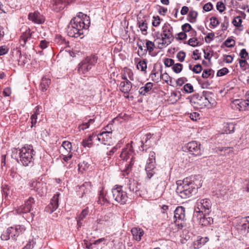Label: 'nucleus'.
<instances>
[{"mask_svg": "<svg viewBox=\"0 0 249 249\" xmlns=\"http://www.w3.org/2000/svg\"><path fill=\"white\" fill-rule=\"evenodd\" d=\"M123 74H125L128 77L129 79L131 80H134V75L131 70L129 69H125L124 70V73Z\"/></svg>", "mask_w": 249, "mask_h": 249, "instance_id": "nucleus-46", "label": "nucleus"}, {"mask_svg": "<svg viewBox=\"0 0 249 249\" xmlns=\"http://www.w3.org/2000/svg\"><path fill=\"white\" fill-rule=\"evenodd\" d=\"M122 78L124 81L121 82L120 84V90L124 93H128L132 88L131 82L128 80L125 74H122Z\"/></svg>", "mask_w": 249, "mask_h": 249, "instance_id": "nucleus-13", "label": "nucleus"}, {"mask_svg": "<svg viewBox=\"0 0 249 249\" xmlns=\"http://www.w3.org/2000/svg\"><path fill=\"white\" fill-rule=\"evenodd\" d=\"M31 40V34L29 30H26L22 33L19 39V43L21 46L24 47L27 43H30Z\"/></svg>", "mask_w": 249, "mask_h": 249, "instance_id": "nucleus-22", "label": "nucleus"}, {"mask_svg": "<svg viewBox=\"0 0 249 249\" xmlns=\"http://www.w3.org/2000/svg\"><path fill=\"white\" fill-rule=\"evenodd\" d=\"M137 67L138 70H141V71H145L147 69V62L146 59L140 60L137 65Z\"/></svg>", "mask_w": 249, "mask_h": 249, "instance_id": "nucleus-34", "label": "nucleus"}, {"mask_svg": "<svg viewBox=\"0 0 249 249\" xmlns=\"http://www.w3.org/2000/svg\"><path fill=\"white\" fill-rule=\"evenodd\" d=\"M183 89L185 92L188 93H191L194 91L193 87L190 83L185 84L183 87Z\"/></svg>", "mask_w": 249, "mask_h": 249, "instance_id": "nucleus-49", "label": "nucleus"}, {"mask_svg": "<svg viewBox=\"0 0 249 249\" xmlns=\"http://www.w3.org/2000/svg\"><path fill=\"white\" fill-rule=\"evenodd\" d=\"M209 240L208 237H201L196 240L193 243L194 248L195 249H198L203 246Z\"/></svg>", "mask_w": 249, "mask_h": 249, "instance_id": "nucleus-26", "label": "nucleus"}, {"mask_svg": "<svg viewBox=\"0 0 249 249\" xmlns=\"http://www.w3.org/2000/svg\"><path fill=\"white\" fill-rule=\"evenodd\" d=\"M126 147L122 150L121 153L120 154V157L123 160H126L129 156L133 153L132 147L129 144L126 145Z\"/></svg>", "mask_w": 249, "mask_h": 249, "instance_id": "nucleus-20", "label": "nucleus"}, {"mask_svg": "<svg viewBox=\"0 0 249 249\" xmlns=\"http://www.w3.org/2000/svg\"><path fill=\"white\" fill-rule=\"evenodd\" d=\"M89 210L88 209H84L79 214V215L76 218L79 219L80 220H83L86 216L88 214Z\"/></svg>", "mask_w": 249, "mask_h": 249, "instance_id": "nucleus-57", "label": "nucleus"}, {"mask_svg": "<svg viewBox=\"0 0 249 249\" xmlns=\"http://www.w3.org/2000/svg\"><path fill=\"white\" fill-rule=\"evenodd\" d=\"M55 42L60 43V44H66L67 42L65 39L63 37L61 36L57 35L55 38Z\"/></svg>", "mask_w": 249, "mask_h": 249, "instance_id": "nucleus-60", "label": "nucleus"}, {"mask_svg": "<svg viewBox=\"0 0 249 249\" xmlns=\"http://www.w3.org/2000/svg\"><path fill=\"white\" fill-rule=\"evenodd\" d=\"M145 45L146 49H144L143 53H146L148 52L149 54H151L155 47L154 43L150 40H146Z\"/></svg>", "mask_w": 249, "mask_h": 249, "instance_id": "nucleus-30", "label": "nucleus"}, {"mask_svg": "<svg viewBox=\"0 0 249 249\" xmlns=\"http://www.w3.org/2000/svg\"><path fill=\"white\" fill-rule=\"evenodd\" d=\"M214 71L212 69H206L203 71L202 77L203 78H213L214 76Z\"/></svg>", "mask_w": 249, "mask_h": 249, "instance_id": "nucleus-31", "label": "nucleus"}, {"mask_svg": "<svg viewBox=\"0 0 249 249\" xmlns=\"http://www.w3.org/2000/svg\"><path fill=\"white\" fill-rule=\"evenodd\" d=\"M134 164V162L132 160V159H131V161L128 164H126L124 168L122 170L123 176H125L127 175L129 172L131 171L132 165Z\"/></svg>", "mask_w": 249, "mask_h": 249, "instance_id": "nucleus-35", "label": "nucleus"}, {"mask_svg": "<svg viewBox=\"0 0 249 249\" xmlns=\"http://www.w3.org/2000/svg\"><path fill=\"white\" fill-rule=\"evenodd\" d=\"M19 160L23 166H27L33 164L35 152L33 146L29 145L18 150Z\"/></svg>", "mask_w": 249, "mask_h": 249, "instance_id": "nucleus-3", "label": "nucleus"}, {"mask_svg": "<svg viewBox=\"0 0 249 249\" xmlns=\"http://www.w3.org/2000/svg\"><path fill=\"white\" fill-rule=\"evenodd\" d=\"M162 31L161 34V36H164L168 39H171L172 41L174 39L173 35V27L168 23H166L162 27Z\"/></svg>", "mask_w": 249, "mask_h": 249, "instance_id": "nucleus-15", "label": "nucleus"}, {"mask_svg": "<svg viewBox=\"0 0 249 249\" xmlns=\"http://www.w3.org/2000/svg\"><path fill=\"white\" fill-rule=\"evenodd\" d=\"M111 132L103 131L98 135H96V140L104 144L108 142L111 139Z\"/></svg>", "mask_w": 249, "mask_h": 249, "instance_id": "nucleus-18", "label": "nucleus"}, {"mask_svg": "<svg viewBox=\"0 0 249 249\" xmlns=\"http://www.w3.org/2000/svg\"><path fill=\"white\" fill-rule=\"evenodd\" d=\"M233 103L238 106L237 108L239 110H249V100L248 99L247 101L235 100Z\"/></svg>", "mask_w": 249, "mask_h": 249, "instance_id": "nucleus-23", "label": "nucleus"}, {"mask_svg": "<svg viewBox=\"0 0 249 249\" xmlns=\"http://www.w3.org/2000/svg\"><path fill=\"white\" fill-rule=\"evenodd\" d=\"M17 54L19 56V59H18V63L19 65L24 66L25 64V57H22L20 51L17 52Z\"/></svg>", "mask_w": 249, "mask_h": 249, "instance_id": "nucleus-51", "label": "nucleus"}, {"mask_svg": "<svg viewBox=\"0 0 249 249\" xmlns=\"http://www.w3.org/2000/svg\"><path fill=\"white\" fill-rule=\"evenodd\" d=\"M90 24L89 17L81 12L77 14L76 17L73 18L67 26L68 35L72 37H84L83 30L88 29Z\"/></svg>", "mask_w": 249, "mask_h": 249, "instance_id": "nucleus-1", "label": "nucleus"}, {"mask_svg": "<svg viewBox=\"0 0 249 249\" xmlns=\"http://www.w3.org/2000/svg\"><path fill=\"white\" fill-rule=\"evenodd\" d=\"M181 29L185 33L189 32L192 29V27L189 23H185L182 25Z\"/></svg>", "mask_w": 249, "mask_h": 249, "instance_id": "nucleus-63", "label": "nucleus"}, {"mask_svg": "<svg viewBox=\"0 0 249 249\" xmlns=\"http://www.w3.org/2000/svg\"><path fill=\"white\" fill-rule=\"evenodd\" d=\"M107 201V199L105 197V193L104 191L103 190H101L98 196V203L101 205H104Z\"/></svg>", "mask_w": 249, "mask_h": 249, "instance_id": "nucleus-33", "label": "nucleus"}, {"mask_svg": "<svg viewBox=\"0 0 249 249\" xmlns=\"http://www.w3.org/2000/svg\"><path fill=\"white\" fill-rule=\"evenodd\" d=\"M242 20L240 16H237L233 19L232 23L236 27H240L242 26Z\"/></svg>", "mask_w": 249, "mask_h": 249, "instance_id": "nucleus-42", "label": "nucleus"}, {"mask_svg": "<svg viewBox=\"0 0 249 249\" xmlns=\"http://www.w3.org/2000/svg\"><path fill=\"white\" fill-rule=\"evenodd\" d=\"M197 16V12L194 10L190 11L188 14V17L189 18V21L192 23L195 22L196 21Z\"/></svg>", "mask_w": 249, "mask_h": 249, "instance_id": "nucleus-40", "label": "nucleus"}, {"mask_svg": "<svg viewBox=\"0 0 249 249\" xmlns=\"http://www.w3.org/2000/svg\"><path fill=\"white\" fill-rule=\"evenodd\" d=\"M98 57L93 55L87 57L85 60L82 61L78 68V71L80 74H85L89 71L97 61Z\"/></svg>", "mask_w": 249, "mask_h": 249, "instance_id": "nucleus-5", "label": "nucleus"}, {"mask_svg": "<svg viewBox=\"0 0 249 249\" xmlns=\"http://www.w3.org/2000/svg\"><path fill=\"white\" fill-rule=\"evenodd\" d=\"M42 185V183L40 182H37L36 181H34L30 183V187L32 188V189H33L35 190L36 192H39V191L38 190L39 188L41 187V186Z\"/></svg>", "mask_w": 249, "mask_h": 249, "instance_id": "nucleus-39", "label": "nucleus"}, {"mask_svg": "<svg viewBox=\"0 0 249 249\" xmlns=\"http://www.w3.org/2000/svg\"><path fill=\"white\" fill-rule=\"evenodd\" d=\"M210 24L214 28L216 27L219 24V22L217 18L212 17L210 18Z\"/></svg>", "mask_w": 249, "mask_h": 249, "instance_id": "nucleus-53", "label": "nucleus"}, {"mask_svg": "<svg viewBox=\"0 0 249 249\" xmlns=\"http://www.w3.org/2000/svg\"><path fill=\"white\" fill-rule=\"evenodd\" d=\"M52 9L55 12H59L65 6V0H54L52 3Z\"/></svg>", "mask_w": 249, "mask_h": 249, "instance_id": "nucleus-21", "label": "nucleus"}, {"mask_svg": "<svg viewBox=\"0 0 249 249\" xmlns=\"http://www.w3.org/2000/svg\"><path fill=\"white\" fill-rule=\"evenodd\" d=\"M164 64L167 67H170L174 64V60L171 58H166L164 61Z\"/></svg>", "mask_w": 249, "mask_h": 249, "instance_id": "nucleus-59", "label": "nucleus"}, {"mask_svg": "<svg viewBox=\"0 0 249 249\" xmlns=\"http://www.w3.org/2000/svg\"><path fill=\"white\" fill-rule=\"evenodd\" d=\"M202 70V66L200 64H198L194 66L192 69V71L195 73H200Z\"/></svg>", "mask_w": 249, "mask_h": 249, "instance_id": "nucleus-61", "label": "nucleus"}, {"mask_svg": "<svg viewBox=\"0 0 249 249\" xmlns=\"http://www.w3.org/2000/svg\"><path fill=\"white\" fill-rule=\"evenodd\" d=\"M145 170L147 174V178L150 179L156 173L155 162L148 160Z\"/></svg>", "mask_w": 249, "mask_h": 249, "instance_id": "nucleus-17", "label": "nucleus"}, {"mask_svg": "<svg viewBox=\"0 0 249 249\" xmlns=\"http://www.w3.org/2000/svg\"><path fill=\"white\" fill-rule=\"evenodd\" d=\"M209 214L205 213H199L197 215L199 220V223L202 226H207L213 223V218L208 216Z\"/></svg>", "mask_w": 249, "mask_h": 249, "instance_id": "nucleus-14", "label": "nucleus"}, {"mask_svg": "<svg viewBox=\"0 0 249 249\" xmlns=\"http://www.w3.org/2000/svg\"><path fill=\"white\" fill-rule=\"evenodd\" d=\"M28 18L29 20L37 24H42L45 21L43 16L37 11L29 13Z\"/></svg>", "mask_w": 249, "mask_h": 249, "instance_id": "nucleus-16", "label": "nucleus"}, {"mask_svg": "<svg viewBox=\"0 0 249 249\" xmlns=\"http://www.w3.org/2000/svg\"><path fill=\"white\" fill-rule=\"evenodd\" d=\"M216 6L217 10L220 13L223 12L225 9V6L222 1H218Z\"/></svg>", "mask_w": 249, "mask_h": 249, "instance_id": "nucleus-54", "label": "nucleus"}, {"mask_svg": "<svg viewBox=\"0 0 249 249\" xmlns=\"http://www.w3.org/2000/svg\"><path fill=\"white\" fill-rule=\"evenodd\" d=\"M10 231L9 230V228H8L6 230L3 231L0 236V238L2 240L7 241L10 239Z\"/></svg>", "mask_w": 249, "mask_h": 249, "instance_id": "nucleus-38", "label": "nucleus"}, {"mask_svg": "<svg viewBox=\"0 0 249 249\" xmlns=\"http://www.w3.org/2000/svg\"><path fill=\"white\" fill-rule=\"evenodd\" d=\"M125 189L128 190L130 193L137 194L139 191L138 182L133 178H128L125 180Z\"/></svg>", "mask_w": 249, "mask_h": 249, "instance_id": "nucleus-12", "label": "nucleus"}, {"mask_svg": "<svg viewBox=\"0 0 249 249\" xmlns=\"http://www.w3.org/2000/svg\"><path fill=\"white\" fill-rule=\"evenodd\" d=\"M225 132L227 134H230L234 132L235 125L232 123H227L224 126Z\"/></svg>", "mask_w": 249, "mask_h": 249, "instance_id": "nucleus-37", "label": "nucleus"}, {"mask_svg": "<svg viewBox=\"0 0 249 249\" xmlns=\"http://www.w3.org/2000/svg\"><path fill=\"white\" fill-rule=\"evenodd\" d=\"M185 148L193 155L200 156L201 155L200 144L196 141L188 142L186 144Z\"/></svg>", "mask_w": 249, "mask_h": 249, "instance_id": "nucleus-10", "label": "nucleus"}, {"mask_svg": "<svg viewBox=\"0 0 249 249\" xmlns=\"http://www.w3.org/2000/svg\"><path fill=\"white\" fill-rule=\"evenodd\" d=\"M208 93L207 91H203L202 95L196 93L193 95L192 100L200 108H209L212 106V99L211 98L210 100L209 99Z\"/></svg>", "mask_w": 249, "mask_h": 249, "instance_id": "nucleus-4", "label": "nucleus"}, {"mask_svg": "<svg viewBox=\"0 0 249 249\" xmlns=\"http://www.w3.org/2000/svg\"><path fill=\"white\" fill-rule=\"evenodd\" d=\"M133 238L137 241L141 239L142 236L143 234V231L142 229L137 228H133L131 230Z\"/></svg>", "mask_w": 249, "mask_h": 249, "instance_id": "nucleus-24", "label": "nucleus"}, {"mask_svg": "<svg viewBox=\"0 0 249 249\" xmlns=\"http://www.w3.org/2000/svg\"><path fill=\"white\" fill-rule=\"evenodd\" d=\"M173 71L176 73H178L181 71L183 69V65L180 63L174 64L172 68Z\"/></svg>", "mask_w": 249, "mask_h": 249, "instance_id": "nucleus-41", "label": "nucleus"}, {"mask_svg": "<svg viewBox=\"0 0 249 249\" xmlns=\"http://www.w3.org/2000/svg\"><path fill=\"white\" fill-rule=\"evenodd\" d=\"M161 38L157 37V39L160 41H161V42H158V48L160 49H162L164 47H165L169 44H170L172 40L171 39H168L167 38H165L164 36H161Z\"/></svg>", "mask_w": 249, "mask_h": 249, "instance_id": "nucleus-28", "label": "nucleus"}, {"mask_svg": "<svg viewBox=\"0 0 249 249\" xmlns=\"http://www.w3.org/2000/svg\"><path fill=\"white\" fill-rule=\"evenodd\" d=\"M35 203V200L33 197L29 198L24 201V204L18 207L16 211L18 214L26 213L31 212L33 205Z\"/></svg>", "mask_w": 249, "mask_h": 249, "instance_id": "nucleus-9", "label": "nucleus"}, {"mask_svg": "<svg viewBox=\"0 0 249 249\" xmlns=\"http://www.w3.org/2000/svg\"><path fill=\"white\" fill-rule=\"evenodd\" d=\"M229 72V71L227 68H223L217 71L216 75L217 76H222L227 74Z\"/></svg>", "mask_w": 249, "mask_h": 249, "instance_id": "nucleus-52", "label": "nucleus"}, {"mask_svg": "<svg viewBox=\"0 0 249 249\" xmlns=\"http://www.w3.org/2000/svg\"><path fill=\"white\" fill-rule=\"evenodd\" d=\"M188 43L189 45L193 47H196L198 45V42L197 41V39L195 37L190 38L188 40Z\"/></svg>", "mask_w": 249, "mask_h": 249, "instance_id": "nucleus-58", "label": "nucleus"}, {"mask_svg": "<svg viewBox=\"0 0 249 249\" xmlns=\"http://www.w3.org/2000/svg\"><path fill=\"white\" fill-rule=\"evenodd\" d=\"M138 24H139V27L141 31H142V33L143 35H146L147 33V23H146L145 21H138Z\"/></svg>", "mask_w": 249, "mask_h": 249, "instance_id": "nucleus-36", "label": "nucleus"}, {"mask_svg": "<svg viewBox=\"0 0 249 249\" xmlns=\"http://www.w3.org/2000/svg\"><path fill=\"white\" fill-rule=\"evenodd\" d=\"M151 136H152V135L151 134V133H148V134H146L145 136V138L144 142H143V141H141L142 144L141 146V148H142V151L144 150V147L146 146V145H144V143H146L147 142V141L149 140H150V139L151 138Z\"/></svg>", "mask_w": 249, "mask_h": 249, "instance_id": "nucleus-50", "label": "nucleus"}, {"mask_svg": "<svg viewBox=\"0 0 249 249\" xmlns=\"http://www.w3.org/2000/svg\"><path fill=\"white\" fill-rule=\"evenodd\" d=\"M79 189L81 191H84L82 196H83L84 194H86L89 192H90L91 189V183L89 182H85L82 185L80 186Z\"/></svg>", "mask_w": 249, "mask_h": 249, "instance_id": "nucleus-32", "label": "nucleus"}, {"mask_svg": "<svg viewBox=\"0 0 249 249\" xmlns=\"http://www.w3.org/2000/svg\"><path fill=\"white\" fill-rule=\"evenodd\" d=\"M11 240L8 243V249H14L17 247V237L25 231L24 227L20 226H17L15 227H9Z\"/></svg>", "mask_w": 249, "mask_h": 249, "instance_id": "nucleus-6", "label": "nucleus"}, {"mask_svg": "<svg viewBox=\"0 0 249 249\" xmlns=\"http://www.w3.org/2000/svg\"><path fill=\"white\" fill-rule=\"evenodd\" d=\"M185 217V208L182 206L178 207L174 212L175 219L183 221Z\"/></svg>", "mask_w": 249, "mask_h": 249, "instance_id": "nucleus-19", "label": "nucleus"}, {"mask_svg": "<svg viewBox=\"0 0 249 249\" xmlns=\"http://www.w3.org/2000/svg\"><path fill=\"white\" fill-rule=\"evenodd\" d=\"M197 205V209L198 211L196 210V212L209 214L211 211L212 203L210 200L208 198L198 200Z\"/></svg>", "mask_w": 249, "mask_h": 249, "instance_id": "nucleus-8", "label": "nucleus"}, {"mask_svg": "<svg viewBox=\"0 0 249 249\" xmlns=\"http://www.w3.org/2000/svg\"><path fill=\"white\" fill-rule=\"evenodd\" d=\"M153 83L151 82L147 83L144 86L141 87L139 90L140 94L145 95L150 90L152 89Z\"/></svg>", "mask_w": 249, "mask_h": 249, "instance_id": "nucleus-27", "label": "nucleus"}, {"mask_svg": "<svg viewBox=\"0 0 249 249\" xmlns=\"http://www.w3.org/2000/svg\"><path fill=\"white\" fill-rule=\"evenodd\" d=\"M177 187L176 193L183 199L189 197L193 194L196 193L197 187L194 183L191 182L189 178H186L182 181H178L177 182Z\"/></svg>", "mask_w": 249, "mask_h": 249, "instance_id": "nucleus-2", "label": "nucleus"}, {"mask_svg": "<svg viewBox=\"0 0 249 249\" xmlns=\"http://www.w3.org/2000/svg\"><path fill=\"white\" fill-rule=\"evenodd\" d=\"M229 19H228V17L225 16L224 18L223 22L222 23V24H221L222 31L223 32H224L226 30H227V29L229 26Z\"/></svg>", "mask_w": 249, "mask_h": 249, "instance_id": "nucleus-48", "label": "nucleus"}, {"mask_svg": "<svg viewBox=\"0 0 249 249\" xmlns=\"http://www.w3.org/2000/svg\"><path fill=\"white\" fill-rule=\"evenodd\" d=\"M219 150L221 152H223V153H221L222 155H229L233 152V148L230 147H223L219 149Z\"/></svg>", "mask_w": 249, "mask_h": 249, "instance_id": "nucleus-43", "label": "nucleus"}, {"mask_svg": "<svg viewBox=\"0 0 249 249\" xmlns=\"http://www.w3.org/2000/svg\"><path fill=\"white\" fill-rule=\"evenodd\" d=\"M239 63L240 67L243 71L246 70L249 67V64L245 59H239Z\"/></svg>", "mask_w": 249, "mask_h": 249, "instance_id": "nucleus-44", "label": "nucleus"}, {"mask_svg": "<svg viewBox=\"0 0 249 249\" xmlns=\"http://www.w3.org/2000/svg\"><path fill=\"white\" fill-rule=\"evenodd\" d=\"M94 138L96 139V134L92 133L87 139L83 140L82 145L85 147H91L92 145V141Z\"/></svg>", "mask_w": 249, "mask_h": 249, "instance_id": "nucleus-25", "label": "nucleus"}, {"mask_svg": "<svg viewBox=\"0 0 249 249\" xmlns=\"http://www.w3.org/2000/svg\"><path fill=\"white\" fill-rule=\"evenodd\" d=\"M190 118L193 121H197L200 119V114L197 112H193L190 114Z\"/></svg>", "mask_w": 249, "mask_h": 249, "instance_id": "nucleus-62", "label": "nucleus"}, {"mask_svg": "<svg viewBox=\"0 0 249 249\" xmlns=\"http://www.w3.org/2000/svg\"><path fill=\"white\" fill-rule=\"evenodd\" d=\"M35 244V242L33 240H30L22 249H32L34 248Z\"/></svg>", "mask_w": 249, "mask_h": 249, "instance_id": "nucleus-64", "label": "nucleus"}, {"mask_svg": "<svg viewBox=\"0 0 249 249\" xmlns=\"http://www.w3.org/2000/svg\"><path fill=\"white\" fill-rule=\"evenodd\" d=\"M51 84V80L46 77H43L40 84L41 90L42 91H46Z\"/></svg>", "mask_w": 249, "mask_h": 249, "instance_id": "nucleus-29", "label": "nucleus"}, {"mask_svg": "<svg viewBox=\"0 0 249 249\" xmlns=\"http://www.w3.org/2000/svg\"><path fill=\"white\" fill-rule=\"evenodd\" d=\"M225 45L227 47H232L235 45V41L231 38H228L224 42Z\"/></svg>", "mask_w": 249, "mask_h": 249, "instance_id": "nucleus-55", "label": "nucleus"}, {"mask_svg": "<svg viewBox=\"0 0 249 249\" xmlns=\"http://www.w3.org/2000/svg\"><path fill=\"white\" fill-rule=\"evenodd\" d=\"M62 146L68 152H71V143L68 141H64L62 144Z\"/></svg>", "mask_w": 249, "mask_h": 249, "instance_id": "nucleus-45", "label": "nucleus"}, {"mask_svg": "<svg viewBox=\"0 0 249 249\" xmlns=\"http://www.w3.org/2000/svg\"><path fill=\"white\" fill-rule=\"evenodd\" d=\"M60 194L56 193L54 195L51 200L50 203L45 209V211L49 213H52L55 211L58 207V201Z\"/></svg>", "mask_w": 249, "mask_h": 249, "instance_id": "nucleus-11", "label": "nucleus"}, {"mask_svg": "<svg viewBox=\"0 0 249 249\" xmlns=\"http://www.w3.org/2000/svg\"><path fill=\"white\" fill-rule=\"evenodd\" d=\"M122 186H117L112 189L113 196L115 200L121 204H124L127 200V194L123 191Z\"/></svg>", "mask_w": 249, "mask_h": 249, "instance_id": "nucleus-7", "label": "nucleus"}, {"mask_svg": "<svg viewBox=\"0 0 249 249\" xmlns=\"http://www.w3.org/2000/svg\"><path fill=\"white\" fill-rule=\"evenodd\" d=\"M186 56L185 53L183 51H179L177 54V57L180 62H183Z\"/></svg>", "mask_w": 249, "mask_h": 249, "instance_id": "nucleus-56", "label": "nucleus"}, {"mask_svg": "<svg viewBox=\"0 0 249 249\" xmlns=\"http://www.w3.org/2000/svg\"><path fill=\"white\" fill-rule=\"evenodd\" d=\"M157 75H158V72L156 71V69L154 68L150 77L153 81L157 82L159 80V76Z\"/></svg>", "mask_w": 249, "mask_h": 249, "instance_id": "nucleus-47", "label": "nucleus"}]
</instances>
